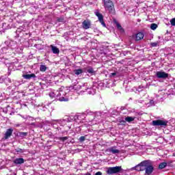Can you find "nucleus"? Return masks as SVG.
Returning a JSON list of instances; mask_svg holds the SVG:
<instances>
[{
	"mask_svg": "<svg viewBox=\"0 0 175 175\" xmlns=\"http://www.w3.org/2000/svg\"><path fill=\"white\" fill-rule=\"evenodd\" d=\"M130 170H136L137 172H145V175H151L154 172V166L150 160H145L133 167Z\"/></svg>",
	"mask_w": 175,
	"mask_h": 175,
	"instance_id": "1",
	"label": "nucleus"
},
{
	"mask_svg": "<svg viewBox=\"0 0 175 175\" xmlns=\"http://www.w3.org/2000/svg\"><path fill=\"white\" fill-rule=\"evenodd\" d=\"M68 92H69V89L65 87H61L57 91V98L59 97V102H68L69 100V98L66 96Z\"/></svg>",
	"mask_w": 175,
	"mask_h": 175,
	"instance_id": "2",
	"label": "nucleus"
},
{
	"mask_svg": "<svg viewBox=\"0 0 175 175\" xmlns=\"http://www.w3.org/2000/svg\"><path fill=\"white\" fill-rule=\"evenodd\" d=\"M103 3L106 12L114 13V3L111 0H103Z\"/></svg>",
	"mask_w": 175,
	"mask_h": 175,
	"instance_id": "3",
	"label": "nucleus"
},
{
	"mask_svg": "<svg viewBox=\"0 0 175 175\" xmlns=\"http://www.w3.org/2000/svg\"><path fill=\"white\" fill-rule=\"evenodd\" d=\"M169 122L166 120H156L152 122L154 126H161V128H166Z\"/></svg>",
	"mask_w": 175,
	"mask_h": 175,
	"instance_id": "4",
	"label": "nucleus"
},
{
	"mask_svg": "<svg viewBox=\"0 0 175 175\" xmlns=\"http://www.w3.org/2000/svg\"><path fill=\"white\" fill-rule=\"evenodd\" d=\"M121 170L122 168L120 166L109 167L107 168V174H116V173H120Z\"/></svg>",
	"mask_w": 175,
	"mask_h": 175,
	"instance_id": "5",
	"label": "nucleus"
},
{
	"mask_svg": "<svg viewBox=\"0 0 175 175\" xmlns=\"http://www.w3.org/2000/svg\"><path fill=\"white\" fill-rule=\"evenodd\" d=\"M69 121V119H59V120H53L49 122V125H55L56 124H59V125H65L66 122Z\"/></svg>",
	"mask_w": 175,
	"mask_h": 175,
	"instance_id": "6",
	"label": "nucleus"
},
{
	"mask_svg": "<svg viewBox=\"0 0 175 175\" xmlns=\"http://www.w3.org/2000/svg\"><path fill=\"white\" fill-rule=\"evenodd\" d=\"M87 83H84L83 85H75L72 88L75 90V91L81 90V92H85V91H87Z\"/></svg>",
	"mask_w": 175,
	"mask_h": 175,
	"instance_id": "7",
	"label": "nucleus"
},
{
	"mask_svg": "<svg viewBox=\"0 0 175 175\" xmlns=\"http://www.w3.org/2000/svg\"><path fill=\"white\" fill-rule=\"evenodd\" d=\"M156 76L158 79H167V77H169V74L164 71H157L156 72Z\"/></svg>",
	"mask_w": 175,
	"mask_h": 175,
	"instance_id": "8",
	"label": "nucleus"
},
{
	"mask_svg": "<svg viewBox=\"0 0 175 175\" xmlns=\"http://www.w3.org/2000/svg\"><path fill=\"white\" fill-rule=\"evenodd\" d=\"M106 152H109V154H120V150L117 149V146H111L108 148L106 150Z\"/></svg>",
	"mask_w": 175,
	"mask_h": 175,
	"instance_id": "9",
	"label": "nucleus"
},
{
	"mask_svg": "<svg viewBox=\"0 0 175 175\" xmlns=\"http://www.w3.org/2000/svg\"><path fill=\"white\" fill-rule=\"evenodd\" d=\"M82 27L84 29H89L91 27V21L86 20L82 23Z\"/></svg>",
	"mask_w": 175,
	"mask_h": 175,
	"instance_id": "10",
	"label": "nucleus"
},
{
	"mask_svg": "<svg viewBox=\"0 0 175 175\" xmlns=\"http://www.w3.org/2000/svg\"><path fill=\"white\" fill-rule=\"evenodd\" d=\"M12 135H13V129H7L5 135H4V138L5 139H9V137H10V136H12Z\"/></svg>",
	"mask_w": 175,
	"mask_h": 175,
	"instance_id": "11",
	"label": "nucleus"
},
{
	"mask_svg": "<svg viewBox=\"0 0 175 175\" xmlns=\"http://www.w3.org/2000/svg\"><path fill=\"white\" fill-rule=\"evenodd\" d=\"M133 38H135V40H142L143 38H144V33L142 32H139L137 34L133 36Z\"/></svg>",
	"mask_w": 175,
	"mask_h": 175,
	"instance_id": "12",
	"label": "nucleus"
},
{
	"mask_svg": "<svg viewBox=\"0 0 175 175\" xmlns=\"http://www.w3.org/2000/svg\"><path fill=\"white\" fill-rule=\"evenodd\" d=\"M23 77L26 79V80H29L30 79H35V77H36V75H35V74H27L23 75Z\"/></svg>",
	"mask_w": 175,
	"mask_h": 175,
	"instance_id": "13",
	"label": "nucleus"
},
{
	"mask_svg": "<svg viewBox=\"0 0 175 175\" xmlns=\"http://www.w3.org/2000/svg\"><path fill=\"white\" fill-rule=\"evenodd\" d=\"M24 162H25V160L23 158H18L14 161V163H16V165H21L24 163Z\"/></svg>",
	"mask_w": 175,
	"mask_h": 175,
	"instance_id": "14",
	"label": "nucleus"
},
{
	"mask_svg": "<svg viewBox=\"0 0 175 175\" xmlns=\"http://www.w3.org/2000/svg\"><path fill=\"white\" fill-rule=\"evenodd\" d=\"M86 91H88V93L90 95H95V94H96V91H95V90H94V88H88L86 86Z\"/></svg>",
	"mask_w": 175,
	"mask_h": 175,
	"instance_id": "15",
	"label": "nucleus"
},
{
	"mask_svg": "<svg viewBox=\"0 0 175 175\" xmlns=\"http://www.w3.org/2000/svg\"><path fill=\"white\" fill-rule=\"evenodd\" d=\"M49 96L50 98H51V99H54V98H58V93L57 92V91L55 92H51L49 93Z\"/></svg>",
	"mask_w": 175,
	"mask_h": 175,
	"instance_id": "16",
	"label": "nucleus"
},
{
	"mask_svg": "<svg viewBox=\"0 0 175 175\" xmlns=\"http://www.w3.org/2000/svg\"><path fill=\"white\" fill-rule=\"evenodd\" d=\"M51 47L52 49V51L53 54H59V49L57 48L56 46H54L53 45H51Z\"/></svg>",
	"mask_w": 175,
	"mask_h": 175,
	"instance_id": "17",
	"label": "nucleus"
},
{
	"mask_svg": "<svg viewBox=\"0 0 175 175\" xmlns=\"http://www.w3.org/2000/svg\"><path fill=\"white\" fill-rule=\"evenodd\" d=\"M96 16L98 17L99 21H103V15L102 14L99 13V12H95Z\"/></svg>",
	"mask_w": 175,
	"mask_h": 175,
	"instance_id": "18",
	"label": "nucleus"
},
{
	"mask_svg": "<svg viewBox=\"0 0 175 175\" xmlns=\"http://www.w3.org/2000/svg\"><path fill=\"white\" fill-rule=\"evenodd\" d=\"M116 27L118 29V31H120L122 33H124V28H122V26H121V25L118 23H116Z\"/></svg>",
	"mask_w": 175,
	"mask_h": 175,
	"instance_id": "19",
	"label": "nucleus"
},
{
	"mask_svg": "<svg viewBox=\"0 0 175 175\" xmlns=\"http://www.w3.org/2000/svg\"><path fill=\"white\" fill-rule=\"evenodd\" d=\"M86 72L88 73H90V75H94L95 73V71L94 70L93 68L89 67L86 69Z\"/></svg>",
	"mask_w": 175,
	"mask_h": 175,
	"instance_id": "20",
	"label": "nucleus"
},
{
	"mask_svg": "<svg viewBox=\"0 0 175 175\" xmlns=\"http://www.w3.org/2000/svg\"><path fill=\"white\" fill-rule=\"evenodd\" d=\"M125 121L127 122H132V121H135V118L131 116L126 117L125 118Z\"/></svg>",
	"mask_w": 175,
	"mask_h": 175,
	"instance_id": "21",
	"label": "nucleus"
},
{
	"mask_svg": "<svg viewBox=\"0 0 175 175\" xmlns=\"http://www.w3.org/2000/svg\"><path fill=\"white\" fill-rule=\"evenodd\" d=\"M166 166H167V163L163 162L159 165V169H165Z\"/></svg>",
	"mask_w": 175,
	"mask_h": 175,
	"instance_id": "22",
	"label": "nucleus"
},
{
	"mask_svg": "<svg viewBox=\"0 0 175 175\" xmlns=\"http://www.w3.org/2000/svg\"><path fill=\"white\" fill-rule=\"evenodd\" d=\"M75 75H77V76H79V75H81L83 73V70L81 69H77L74 70Z\"/></svg>",
	"mask_w": 175,
	"mask_h": 175,
	"instance_id": "23",
	"label": "nucleus"
},
{
	"mask_svg": "<svg viewBox=\"0 0 175 175\" xmlns=\"http://www.w3.org/2000/svg\"><path fill=\"white\" fill-rule=\"evenodd\" d=\"M10 46H9V48H10L12 50H14V49L17 47V44H16L13 42H10Z\"/></svg>",
	"mask_w": 175,
	"mask_h": 175,
	"instance_id": "24",
	"label": "nucleus"
},
{
	"mask_svg": "<svg viewBox=\"0 0 175 175\" xmlns=\"http://www.w3.org/2000/svg\"><path fill=\"white\" fill-rule=\"evenodd\" d=\"M157 28H158V25H157L155 23H152L150 25V29H152V31H155V29H157Z\"/></svg>",
	"mask_w": 175,
	"mask_h": 175,
	"instance_id": "25",
	"label": "nucleus"
},
{
	"mask_svg": "<svg viewBox=\"0 0 175 175\" xmlns=\"http://www.w3.org/2000/svg\"><path fill=\"white\" fill-rule=\"evenodd\" d=\"M46 69H47V67H46V66L44 65H41L40 67V72H46Z\"/></svg>",
	"mask_w": 175,
	"mask_h": 175,
	"instance_id": "26",
	"label": "nucleus"
},
{
	"mask_svg": "<svg viewBox=\"0 0 175 175\" xmlns=\"http://www.w3.org/2000/svg\"><path fill=\"white\" fill-rule=\"evenodd\" d=\"M15 151L16 152H18L19 154H23V152H24V150L18 148L15 149Z\"/></svg>",
	"mask_w": 175,
	"mask_h": 175,
	"instance_id": "27",
	"label": "nucleus"
},
{
	"mask_svg": "<svg viewBox=\"0 0 175 175\" xmlns=\"http://www.w3.org/2000/svg\"><path fill=\"white\" fill-rule=\"evenodd\" d=\"M85 136H81L79 139V142H80V143H83V142H85Z\"/></svg>",
	"mask_w": 175,
	"mask_h": 175,
	"instance_id": "28",
	"label": "nucleus"
},
{
	"mask_svg": "<svg viewBox=\"0 0 175 175\" xmlns=\"http://www.w3.org/2000/svg\"><path fill=\"white\" fill-rule=\"evenodd\" d=\"M59 140H61L62 142H65L68 140V137H59Z\"/></svg>",
	"mask_w": 175,
	"mask_h": 175,
	"instance_id": "29",
	"label": "nucleus"
},
{
	"mask_svg": "<svg viewBox=\"0 0 175 175\" xmlns=\"http://www.w3.org/2000/svg\"><path fill=\"white\" fill-rule=\"evenodd\" d=\"M27 135H28L27 133H25V132L20 133V136H21L22 137H24L25 136H27Z\"/></svg>",
	"mask_w": 175,
	"mask_h": 175,
	"instance_id": "30",
	"label": "nucleus"
},
{
	"mask_svg": "<svg viewBox=\"0 0 175 175\" xmlns=\"http://www.w3.org/2000/svg\"><path fill=\"white\" fill-rule=\"evenodd\" d=\"M155 105V103L154 102V100H150L149 102V106H154Z\"/></svg>",
	"mask_w": 175,
	"mask_h": 175,
	"instance_id": "31",
	"label": "nucleus"
},
{
	"mask_svg": "<svg viewBox=\"0 0 175 175\" xmlns=\"http://www.w3.org/2000/svg\"><path fill=\"white\" fill-rule=\"evenodd\" d=\"M150 45L152 47H157V46H158V42H152Z\"/></svg>",
	"mask_w": 175,
	"mask_h": 175,
	"instance_id": "32",
	"label": "nucleus"
},
{
	"mask_svg": "<svg viewBox=\"0 0 175 175\" xmlns=\"http://www.w3.org/2000/svg\"><path fill=\"white\" fill-rule=\"evenodd\" d=\"M171 25L175 26V18L170 21Z\"/></svg>",
	"mask_w": 175,
	"mask_h": 175,
	"instance_id": "33",
	"label": "nucleus"
},
{
	"mask_svg": "<svg viewBox=\"0 0 175 175\" xmlns=\"http://www.w3.org/2000/svg\"><path fill=\"white\" fill-rule=\"evenodd\" d=\"M100 24L103 25V27H106V23H105V21H100Z\"/></svg>",
	"mask_w": 175,
	"mask_h": 175,
	"instance_id": "34",
	"label": "nucleus"
},
{
	"mask_svg": "<svg viewBox=\"0 0 175 175\" xmlns=\"http://www.w3.org/2000/svg\"><path fill=\"white\" fill-rule=\"evenodd\" d=\"M7 50H10V49H6V48H5V47L3 48V49H2V53H6V51H7Z\"/></svg>",
	"mask_w": 175,
	"mask_h": 175,
	"instance_id": "35",
	"label": "nucleus"
},
{
	"mask_svg": "<svg viewBox=\"0 0 175 175\" xmlns=\"http://www.w3.org/2000/svg\"><path fill=\"white\" fill-rule=\"evenodd\" d=\"M95 175H102V173L100 172H98L95 174Z\"/></svg>",
	"mask_w": 175,
	"mask_h": 175,
	"instance_id": "36",
	"label": "nucleus"
},
{
	"mask_svg": "<svg viewBox=\"0 0 175 175\" xmlns=\"http://www.w3.org/2000/svg\"><path fill=\"white\" fill-rule=\"evenodd\" d=\"M0 83H3V78H0Z\"/></svg>",
	"mask_w": 175,
	"mask_h": 175,
	"instance_id": "37",
	"label": "nucleus"
},
{
	"mask_svg": "<svg viewBox=\"0 0 175 175\" xmlns=\"http://www.w3.org/2000/svg\"><path fill=\"white\" fill-rule=\"evenodd\" d=\"M111 75V76H116V72H113Z\"/></svg>",
	"mask_w": 175,
	"mask_h": 175,
	"instance_id": "38",
	"label": "nucleus"
},
{
	"mask_svg": "<svg viewBox=\"0 0 175 175\" xmlns=\"http://www.w3.org/2000/svg\"><path fill=\"white\" fill-rule=\"evenodd\" d=\"M6 80L10 83V79H7Z\"/></svg>",
	"mask_w": 175,
	"mask_h": 175,
	"instance_id": "39",
	"label": "nucleus"
},
{
	"mask_svg": "<svg viewBox=\"0 0 175 175\" xmlns=\"http://www.w3.org/2000/svg\"><path fill=\"white\" fill-rule=\"evenodd\" d=\"M85 175H91V174L89 172H88Z\"/></svg>",
	"mask_w": 175,
	"mask_h": 175,
	"instance_id": "40",
	"label": "nucleus"
},
{
	"mask_svg": "<svg viewBox=\"0 0 175 175\" xmlns=\"http://www.w3.org/2000/svg\"><path fill=\"white\" fill-rule=\"evenodd\" d=\"M172 157H175V153H173Z\"/></svg>",
	"mask_w": 175,
	"mask_h": 175,
	"instance_id": "41",
	"label": "nucleus"
},
{
	"mask_svg": "<svg viewBox=\"0 0 175 175\" xmlns=\"http://www.w3.org/2000/svg\"><path fill=\"white\" fill-rule=\"evenodd\" d=\"M31 125H35V123H31Z\"/></svg>",
	"mask_w": 175,
	"mask_h": 175,
	"instance_id": "42",
	"label": "nucleus"
}]
</instances>
